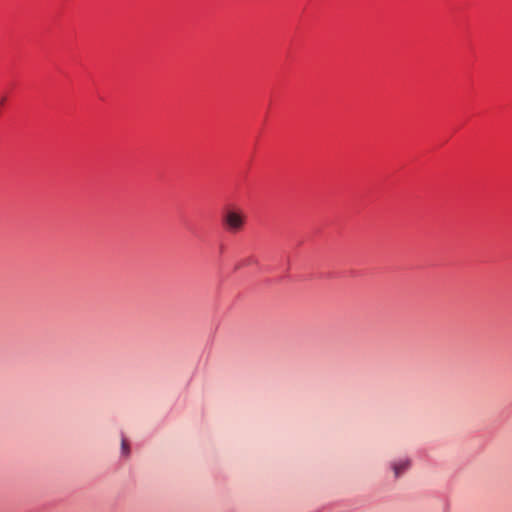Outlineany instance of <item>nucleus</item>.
Returning <instances> with one entry per match:
<instances>
[{"mask_svg":"<svg viewBox=\"0 0 512 512\" xmlns=\"http://www.w3.org/2000/svg\"><path fill=\"white\" fill-rule=\"evenodd\" d=\"M223 224L228 231L236 233L244 225V215L238 211L229 210L223 216Z\"/></svg>","mask_w":512,"mask_h":512,"instance_id":"nucleus-1","label":"nucleus"},{"mask_svg":"<svg viewBox=\"0 0 512 512\" xmlns=\"http://www.w3.org/2000/svg\"><path fill=\"white\" fill-rule=\"evenodd\" d=\"M392 469L395 477H400L404 472H406L410 467L409 459H400L392 463Z\"/></svg>","mask_w":512,"mask_h":512,"instance_id":"nucleus-2","label":"nucleus"},{"mask_svg":"<svg viewBox=\"0 0 512 512\" xmlns=\"http://www.w3.org/2000/svg\"><path fill=\"white\" fill-rule=\"evenodd\" d=\"M121 447H122L123 453H125L126 449H127V441H126V438L124 437V435H122Z\"/></svg>","mask_w":512,"mask_h":512,"instance_id":"nucleus-3","label":"nucleus"}]
</instances>
